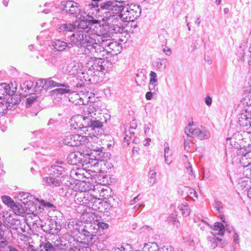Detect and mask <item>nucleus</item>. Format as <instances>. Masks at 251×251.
I'll list each match as a JSON object with an SVG mask.
<instances>
[{
    "label": "nucleus",
    "instance_id": "obj_1",
    "mask_svg": "<svg viewBox=\"0 0 251 251\" xmlns=\"http://www.w3.org/2000/svg\"><path fill=\"white\" fill-rule=\"evenodd\" d=\"M82 115H75L70 120V125L74 129H85L87 131H92L94 136L101 134L103 122L100 121V117L97 116L99 113L98 106L95 103L83 104L81 107Z\"/></svg>",
    "mask_w": 251,
    "mask_h": 251
},
{
    "label": "nucleus",
    "instance_id": "obj_2",
    "mask_svg": "<svg viewBox=\"0 0 251 251\" xmlns=\"http://www.w3.org/2000/svg\"><path fill=\"white\" fill-rule=\"evenodd\" d=\"M96 9L93 11L92 14L101 21H120V12L124 10L121 5H119L113 0H105L100 3V5H95Z\"/></svg>",
    "mask_w": 251,
    "mask_h": 251
},
{
    "label": "nucleus",
    "instance_id": "obj_3",
    "mask_svg": "<svg viewBox=\"0 0 251 251\" xmlns=\"http://www.w3.org/2000/svg\"><path fill=\"white\" fill-rule=\"evenodd\" d=\"M77 200L80 202V205L86 207L80 217L81 222L85 223L87 226L92 225L91 223L95 220L96 215L91 211H102V201L88 194L83 197L78 198Z\"/></svg>",
    "mask_w": 251,
    "mask_h": 251
},
{
    "label": "nucleus",
    "instance_id": "obj_4",
    "mask_svg": "<svg viewBox=\"0 0 251 251\" xmlns=\"http://www.w3.org/2000/svg\"><path fill=\"white\" fill-rule=\"evenodd\" d=\"M78 30L76 31L70 37L71 43L79 48H83L85 54H90L92 52H94L96 40L95 35L89 36L87 34L88 31L87 28L79 27Z\"/></svg>",
    "mask_w": 251,
    "mask_h": 251
},
{
    "label": "nucleus",
    "instance_id": "obj_5",
    "mask_svg": "<svg viewBox=\"0 0 251 251\" xmlns=\"http://www.w3.org/2000/svg\"><path fill=\"white\" fill-rule=\"evenodd\" d=\"M103 22L104 24L101 27L100 34L94 37L97 44H100V40L112 39L114 34H127L125 28L118 25L120 21Z\"/></svg>",
    "mask_w": 251,
    "mask_h": 251
},
{
    "label": "nucleus",
    "instance_id": "obj_6",
    "mask_svg": "<svg viewBox=\"0 0 251 251\" xmlns=\"http://www.w3.org/2000/svg\"><path fill=\"white\" fill-rule=\"evenodd\" d=\"M64 179H58L55 177L45 176L43 177L42 180V183L44 186H50L51 187H59L61 185L64 186L60 189V194L64 197H69L73 195L74 192L72 187L73 184L69 181L66 182H63Z\"/></svg>",
    "mask_w": 251,
    "mask_h": 251
},
{
    "label": "nucleus",
    "instance_id": "obj_7",
    "mask_svg": "<svg viewBox=\"0 0 251 251\" xmlns=\"http://www.w3.org/2000/svg\"><path fill=\"white\" fill-rule=\"evenodd\" d=\"M119 47L117 42L112 41L111 39L100 40V44H95L94 55L107 58L110 55L116 54L115 49Z\"/></svg>",
    "mask_w": 251,
    "mask_h": 251
},
{
    "label": "nucleus",
    "instance_id": "obj_8",
    "mask_svg": "<svg viewBox=\"0 0 251 251\" xmlns=\"http://www.w3.org/2000/svg\"><path fill=\"white\" fill-rule=\"evenodd\" d=\"M94 52L90 53V54H86L88 56H90L91 60H90L88 63L87 67L89 68L88 72L91 75L92 74V72L95 73L96 72H102L105 70V66L108 63L107 61H105L101 57L102 56H98L96 55H94Z\"/></svg>",
    "mask_w": 251,
    "mask_h": 251
},
{
    "label": "nucleus",
    "instance_id": "obj_9",
    "mask_svg": "<svg viewBox=\"0 0 251 251\" xmlns=\"http://www.w3.org/2000/svg\"><path fill=\"white\" fill-rule=\"evenodd\" d=\"M141 13L140 6L131 4L126 8L125 13L123 10L120 12V22H134L139 17Z\"/></svg>",
    "mask_w": 251,
    "mask_h": 251
},
{
    "label": "nucleus",
    "instance_id": "obj_10",
    "mask_svg": "<svg viewBox=\"0 0 251 251\" xmlns=\"http://www.w3.org/2000/svg\"><path fill=\"white\" fill-rule=\"evenodd\" d=\"M90 139H92L91 136L87 137L77 134H70L67 135L63 140L64 144L69 146H77L80 145H88Z\"/></svg>",
    "mask_w": 251,
    "mask_h": 251
},
{
    "label": "nucleus",
    "instance_id": "obj_11",
    "mask_svg": "<svg viewBox=\"0 0 251 251\" xmlns=\"http://www.w3.org/2000/svg\"><path fill=\"white\" fill-rule=\"evenodd\" d=\"M59 8L64 14L73 16H76L81 11L79 3L72 0L62 1Z\"/></svg>",
    "mask_w": 251,
    "mask_h": 251
},
{
    "label": "nucleus",
    "instance_id": "obj_12",
    "mask_svg": "<svg viewBox=\"0 0 251 251\" xmlns=\"http://www.w3.org/2000/svg\"><path fill=\"white\" fill-rule=\"evenodd\" d=\"M185 133L188 136L198 137L201 140L207 139L210 137V133L205 127H194L190 123L186 126Z\"/></svg>",
    "mask_w": 251,
    "mask_h": 251
},
{
    "label": "nucleus",
    "instance_id": "obj_13",
    "mask_svg": "<svg viewBox=\"0 0 251 251\" xmlns=\"http://www.w3.org/2000/svg\"><path fill=\"white\" fill-rule=\"evenodd\" d=\"M95 227L96 226L93 225H85L79 227L78 228L76 227V229L78 230L79 233L84 236L88 244H93L98 239L96 235L97 232L96 231Z\"/></svg>",
    "mask_w": 251,
    "mask_h": 251
},
{
    "label": "nucleus",
    "instance_id": "obj_14",
    "mask_svg": "<svg viewBox=\"0 0 251 251\" xmlns=\"http://www.w3.org/2000/svg\"><path fill=\"white\" fill-rule=\"evenodd\" d=\"M68 165L63 161L57 160L55 164L49 169L50 174L53 176L57 177L61 176V178H68L69 176H65L67 174Z\"/></svg>",
    "mask_w": 251,
    "mask_h": 251
},
{
    "label": "nucleus",
    "instance_id": "obj_15",
    "mask_svg": "<svg viewBox=\"0 0 251 251\" xmlns=\"http://www.w3.org/2000/svg\"><path fill=\"white\" fill-rule=\"evenodd\" d=\"M238 122L245 129L251 130V109L250 107L238 116Z\"/></svg>",
    "mask_w": 251,
    "mask_h": 251
},
{
    "label": "nucleus",
    "instance_id": "obj_16",
    "mask_svg": "<svg viewBox=\"0 0 251 251\" xmlns=\"http://www.w3.org/2000/svg\"><path fill=\"white\" fill-rule=\"evenodd\" d=\"M0 251H20L19 248L10 243L0 233Z\"/></svg>",
    "mask_w": 251,
    "mask_h": 251
},
{
    "label": "nucleus",
    "instance_id": "obj_17",
    "mask_svg": "<svg viewBox=\"0 0 251 251\" xmlns=\"http://www.w3.org/2000/svg\"><path fill=\"white\" fill-rule=\"evenodd\" d=\"M42 229L45 232L52 235L57 234L60 231V228L57 227V223L52 220H49L48 223H46L42 226Z\"/></svg>",
    "mask_w": 251,
    "mask_h": 251
},
{
    "label": "nucleus",
    "instance_id": "obj_18",
    "mask_svg": "<svg viewBox=\"0 0 251 251\" xmlns=\"http://www.w3.org/2000/svg\"><path fill=\"white\" fill-rule=\"evenodd\" d=\"M82 154L79 152H72L70 153L67 157V161L68 164L72 165H77L81 163L82 159Z\"/></svg>",
    "mask_w": 251,
    "mask_h": 251
},
{
    "label": "nucleus",
    "instance_id": "obj_19",
    "mask_svg": "<svg viewBox=\"0 0 251 251\" xmlns=\"http://www.w3.org/2000/svg\"><path fill=\"white\" fill-rule=\"evenodd\" d=\"M34 92L38 94H41L42 93H46L48 90L46 79H38L34 84Z\"/></svg>",
    "mask_w": 251,
    "mask_h": 251
},
{
    "label": "nucleus",
    "instance_id": "obj_20",
    "mask_svg": "<svg viewBox=\"0 0 251 251\" xmlns=\"http://www.w3.org/2000/svg\"><path fill=\"white\" fill-rule=\"evenodd\" d=\"M15 93V90L11 89L10 84L4 83L0 84V99H5L7 96H13Z\"/></svg>",
    "mask_w": 251,
    "mask_h": 251
},
{
    "label": "nucleus",
    "instance_id": "obj_21",
    "mask_svg": "<svg viewBox=\"0 0 251 251\" xmlns=\"http://www.w3.org/2000/svg\"><path fill=\"white\" fill-rule=\"evenodd\" d=\"M209 226H210L211 228L214 230H217L219 231L218 235L223 236L224 235L225 230L228 231L229 233L231 232V230L229 227H228V225L226 224L224 226L223 224L219 222H216L214 224L213 226H210L207 223H206Z\"/></svg>",
    "mask_w": 251,
    "mask_h": 251
},
{
    "label": "nucleus",
    "instance_id": "obj_22",
    "mask_svg": "<svg viewBox=\"0 0 251 251\" xmlns=\"http://www.w3.org/2000/svg\"><path fill=\"white\" fill-rule=\"evenodd\" d=\"M5 222L7 226L12 229L18 230L19 228H20L21 230L23 232L25 231V230L20 226L21 224V221L19 220L16 219L10 216L6 218Z\"/></svg>",
    "mask_w": 251,
    "mask_h": 251
},
{
    "label": "nucleus",
    "instance_id": "obj_23",
    "mask_svg": "<svg viewBox=\"0 0 251 251\" xmlns=\"http://www.w3.org/2000/svg\"><path fill=\"white\" fill-rule=\"evenodd\" d=\"M52 46L54 49L59 51H63L67 48L70 49L73 47L72 43H67L60 39L56 40L53 42L52 44Z\"/></svg>",
    "mask_w": 251,
    "mask_h": 251
},
{
    "label": "nucleus",
    "instance_id": "obj_24",
    "mask_svg": "<svg viewBox=\"0 0 251 251\" xmlns=\"http://www.w3.org/2000/svg\"><path fill=\"white\" fill-rule=\"evenodd\" d=\"M60 87H62L56 88L51 91V94L52 96L57 94L63 95L72 92L70 86L67 83H62L60 85Z\"/></svg>",
    "mask_w": 251,
    "mask_h": 251
},
{
    "label": "nucleus",
    "instance_id": "obj_25",
    "mask_svg": "<svg viewBox=\"0 0 251 251\" xmlns=\"http://www.w3.org/2000/svg\"><path fill=\"white\" fill-rule=\"evenodd\" d=\"M64 237L70 244V251H81L80 247H77L79 244L78 241L75 239L74 236L70 234H65Z\"/></svg>",
    "mask_w": 251,
    "mask_h": 251
},
{
    "label": "nucleus",
    "instance_id": "obj_26",
    "mask_svg": "<svg viewBox=\"0 0 251 251\" xmlns=\"http://www.w3.org/2000/svg\"><path fill=\"white\" fill-rule=\"evenodd\" d=\"M75 26L71 23H60L57 25L56 29L58 32L66 34L68 31H73L75 30Z\"/></svg>",
    "mask_w": 251,
    "mask_h": 251
},
{
    "label": "nucleus",
    "instance_id": "obj_27",
    "mask_svg": "<svg viewBox=\"0 0 251 251\" xmlns=\"http://www.w3.org/2000/svg\"><path fill=\"white\" fill-rule=\"evenodd\" d=\"M34 83L31 80H26L21 85V89L22 91H24L26 95H30L34 92Z\"/></svg>",
    "mask_w": 251,
    "mask_h": 251
},
{
    "label": "nucleus",
    "instance_id": "obj_28",
    "mask_svg": "<svg viewBox=\"0 0 251 251\" xmlns=\"http://www.w3.org/2000/svg\"><path fill=\"white\" fill-rule=\"evenodd\" d=\"M240 164L243 167L251 165V151L243 153L240 158Z\"/></svg>",
    "mask_w": 251,
    "mask_h": 251
},
{
    "label": "nucleus",
    "instance_id": "obj_29",
    "mask_svg": "<svg viewBox=\"0 0 251 251\" xmlns=\"http://www.w3.org/2000/svg\"><path fill=\"white\" fill-rule=\"evenodd\" d=\"M69 94V100L70 102H72L75 105H80L83 104V99L80 97V96L78 93H76L72 90V92Z\"/></svg>",
    "mask_w": 251,
    "mask_h": 251
},
{
    "label": "nucleus",
    "instance_id": "obj_30",
    "mask_svg": "<svg viewBox=\"0 0 251 251\" xmlns=\"http://www.w3.org/2000/svg\"><path fill=\"white\" fill-rule=\"evenodd\" d=\"M18 198L25 205L27 204L28 202L32 201L34 199L30 193L24 192H20L18 196Z\"/></svg>",
    "mask_w": 251,
    "mask_h": 251
},
{
    "label": "nucleus",
    "instance_id": "obj_31",
    "mask_svg": "<svg viewBox=\"0 0 251 251\" xmlns=\"http://www.w3.org/2000/svg\"><path fill=\"white\" fill-rule=\"evenodd\" d=\"M99 161L98 159H92L88 157V158H86L84 160L82 159V165L83 166H86V167L90 168L92 170V168L98 167L99 165Z\"/></svg>",
    "mask_w": 251,
    "mask_h": 251
},
{
    "label": "nucleus",
    "instance_id": "obj_32",
    "mask_svg": "<svg viewBox=\"0 0 251 251\" xmlns=\"http://www.w3.org/2000/svg\"><path fill=\"white\" fill-rule=\"evenodd\" d=\"M40 205L38 207V209H36L35 211V214H38L40 212H42L44 208L50 209L54 207L52 204L43 200L40 201Z\"/></svg>",
    "mask_w": 251,
    "mask_h": 251
},
{
    "label": "nucleus",
    "instance_id": "obj_33",
    "mask_svg": "<svg viewBox=\"0 0 251 251\" xmlns=\"http://www.w3.org/2000/svg\"><path fill=\"white\" fill-rule=\"evenodd\" d=\"M11 209L16 215L24 216L25 214V208L20 204H16L15 203L12 206Z\"/></svg>",
    "mask_w": 251,
    "mask_h": 251
},
{
    "label": "nucleus",
    "instance_id": "obj_34",
    "mask_svg": "<svg viewBox=\"0 0 251 251\" xmlns=\"http://www.w3.org/2000/svg\"><path fill=\"white\" fill-rule=\"evenodd\" d=\"M40 247H43L45 251H56V246L46 239L41 243Z\"/></svg>",
    "mask_w": 251,
    "mask_h": 251
},
{
    "label": "nucleus",
    "instance_id": "obj_35",
    "mask_svg": "<svg viewBox=\"0 0 251 251\" xmlns=\"http://www.w3.org/2000/svg\"><path fill=\"white\" fill-rule=\"evenodd\" d=\"M35 211H33L32 213L34 215V221L31 222H28V225L29 226H32L33 228H38L41 227L42 228V226L44 225L42 224V222L41 221L38 216H36L34 213Z\"/></svg>",
    "mask_w": 251,
    "mask_h": 251
},
{
    "label": "nucleus",
    "instance_id": "obj_36",
    "mask_svg": "<svg viewBox=\"0 0 251 251\" xmlns=\"http://www.w3.org/2000/svg\"><path fill=\"white\" fill-rule=\"evenodd\" d=\"M56 79V77L53 76L52 77H49L46 79L47 86H48V89L51 87H58L62 83L61 82L58 81H55L54 79Z\"/></svg>",
    "mask_w": 251,
    "mask_h": 251
},
{
    "label": "nucleus",
    "instance_id": "obj_37",
    "mask_svg": "<svg viewBox=\"0 0 251 251\" xmlns=\"http://www.w3.org/2000/svg\"><path fill=\"white\" fill-rule=\"evenodd\" d=\"M167 60L166 59L158 58L155 62V66L159 70H163L167 66Z\"/></svg>",
    "mask_w": 251,
    "mask_h": 251
},
{
    "label": "nucleus",
    "instance_id": "obj_38",
    "mask_svg": "<svg viewBox=\"0 0 251 251\" xmlns=\"http://www.w3.org/2000/svg\"><path fill=\"white\" fill-rule=\"evenodd\" d=\"M148 182L153 186L157 182L156 172L154 170H150L148 174Z\"/></svg>",
    "mask_w": 251,
    "mask_h": 251
},
{
    "label": "nucleus",
    "instance_id": "obj_39",
    "mask_svg": "<svg viewBox=\"0 0 251 251\" xmlns=\"http://www.w3.org/2000/svg\"><path fill=\"white\" fill-rule=\"evenodd\" d=\"M144 250L146 251H158V246L157 243L155 242H151L145 244L144 247Z\"/></svg>",
    "mask_w": 251,
    "mask_h": 251
},
{
    "label": "nucleus",
    "instance_id": "obj_40",
    "mask_svg": "<svg viewBox=\"0 0 251 251\" xmlns=\"http://www.w3.org/2000/svg\"><path fill=\"white\" fill-rule=\"evenodd\" d=\"M213 236V237H209L208 238V240L209 242V244L213 248H215L216 247L218 246L217 242H221L222 239L219 238L215 236V235H214L212 233Z\"/></svg>",
    "mask_w": 251,
    "mask_h": 251
},
{
    "label": "nucleus",
    "instance_id": "obj_41",
    "mask_svg": "<svg viewBox=\"0 0 251 251\" xmlns=\"http://www.w3.org/2000/svg\"><path fill=\"white\" fill-rule=\"evenodd\" d=\"M214 207L217 213L219 214H223L224 213V205L221 201H216L214 204Z\"/></svg>",
    "mask_w": 251,
    "mask_h": 251
},
{
    "label": "nucleus",
    "instance_id": "obj_42",
    "mask_svg": "<svg viewBox=\"0 0 251 251\" xmlns=\"http://www.w3.org/2000/svg\"><path fill=\"white\" fill-rule=\"evenodd\" d=\"M178 208L179 210L181 211L182 215L185 216H188L190 213V209L188 208L187 203L179 205Z\"/></svg>",
    "mask_w": 251,
    "mask_h": 251
},
{
    "label": "nucleus",
    "instance_id": "obj_43",
    "mask_svg": "<svg viewBox=\"0 0 251 251\" xmlns=\"http://www.w3.org/2000/svg\"><path fill=\"white\" fill-rule=\"evenodd\" d=\"M20 101V98L14 95L13 96H10L9 98L7 99V103H10V104H12L13 105H17Z\"/></svg>",
    "mask_w": 251,
    "mask_h": 251
},
{
    "label": "nucleus",
    "instance_id": "obj_44",
    "mask_svg": "<svg viewBox=\"0 0 251 251\" xmlns=\"http://www.w3.org/2000/svg\"><path fill=\"white\" fill-rule=\"evenodd\" d=\"M93 225L96 226L95 229L96 231L98 232V230H104L107 229L109 227V225L104 222H98L97 224H94Z\"/></svg>",
    "mask_w": 251,
    "mask_h": 251
},
{
    "label": "nucleus",
    "instance_id": "obj_45",
    "mask_svg": "<svg viewBox=\"0 0 251 251\" xmlns=\"http://www.w3.org/2000/svg\"><path fill=\"white\" fill-rule=\"evenodd\" d=\"M1 199L3 202L10 208L15 203V202L9 196H3L1 197Z\"/></svg>",
    "mask_w": 251,
    "mask_h": 251
},
{
    "label": "nucleus",
    "instance_id": "obj_46",
    "mask_svg": "<svg viewBox=\"0 0 251 251\" xmlns=\"http://www.w3.org/2000/svg\"><path fill=\"white\" fill-rule=\"evenodd\" d=\"M71 176L74 179L77 180H80L83 178V174L76 172L75 170H73L71 172Z\"/></svg>",
    "mask_w": 251,
    "mask_h": 251
},
{
    "label": "nucleus",
    "instance_id": "obj_47",
    "mask_svg": "<svg viewBox=\"0 0 251 251\" xmlns=\"http://www.w3.org/2000/svg\"><path fill=\"white\" fill-rule=\"evenodd\" d=\"M243 102L244 104L249 106L251 109V93H249L243 100Z\"/></svg>",
    "mask_w": 251,
    "mask_h": 251
},
{
    "label": "nucleus",
    "instance_id": "obj_48",
    "mask_svg": "<svg viewBox=\"0 0 251 251\" xmlns=\"http://www.w3.org/2000/svg\"><path fill=\"white\" fill-rule=\"evenodd\" d=\"M241 186L242 187V189H244L245 190H247L248 191L249 188H250V187H251V180L249 178H247L246 180H245L243 181V182L241 184Z\"/></svg>",
    "mask_w": 251,
    "mask_h": 251
},
{
    "label": "nucleus",
    "instance_id": "obj_49",
    "mask_svg": "<svg viewBox=\"0 0 251 251\" xmlns=\"http://www.w3.org/2000/svg\"><path fill=\"white\" fill-rule=\"evenodd\" d=\"M7 112V107L6 104L2 102H0V118L4 115Z\"/></svg>",
    "mask_w": 251,
    "mask_h": 251
},
{
    "label": "nucleus",
    "instance_id": "obj_50",
    "mask_svg": "<svg viewBox=\"0 0 251 251\" xmlns=\"http://www.w3.org/2000/svg\"><path fill=\"white\" fill-rule=\"evenodd\" d=\"M92 3L89 5V8L91 10L94 11L96 9L95 5H100V3L101 2L104 1L103 0H91Z\"/></svg>",
    "mask_w": 251,
    "mask_h": 251
},
{
    "label": "nucleus",
    "instance_id": "obj_51",
    "mask_svg": "<svg viewBox=\"0 0 251 251\" xmlns=\"http://www.w3.org/2000/svg\"><path fill=\"white\" fill-rule=\"evenodd\" d=\"M157 83H149V88L150 91L152 92V93L156 94V93L158 92V88H157Z\"/></svg>",
    "mask_w": 251,
    "mask_h": 251
},
{
    "label": "nucleus",
    "instance_id": "obj_52",
    "mask_svg": "<svg viewBox=\"0 0 251 251\" xmlns=\"http://www.w3.org/2000/svg\"><path fill=\"white\" fill-rule=\"evenodd\" d=\"M150 82L157 83V75L155 72L153 71L150 72Z\"/></svg>",
    "mask_w": 251,
    "mask_h": 251
},
{
    "label": "nucleus",
    "instance_id": "obj_53",
    "mask_svg": "<svg viewBox=\"0 0 251 251\" xmlns=\"http://www.w3.org/2000/svg\"><path fill=\"white\" fill-rule=\"evenodd\" d=\"M86 23H87L88 25H90L98 24L99 23V20L95 19L92 17H90L89 18L87 19L86 21Z\"/></svg>",
    "mask_w": 251,
    "mask_h": 251
},
{
    "label": "nucleus",
    "instance_id": "obj_54",
    "mask_svg": "<svg viewBox=\"0 0 251 251\" xmlns=\"http://www.w3.org/2000/svg\"><path fill=\"white\" fill-rule=\"evenodd\" d=\"M185 167L187 169V173L191 176H194V173L193 171L192 166L190 165V162H186L185 164Z\"/></svg>",
    "mask_w": 251,
    "mask_h": 251
},
{
    "label": "nucleus",
    "instance_id": "obj_55",
    "mask_svg": "<svg viewBox=\"0 0 251 251\" xmlns=\"http://www.w3.org/2000/svg\"><path fill=\"white\" fill-rule=\"evenodd\" d=\"M37 94H38L37 93L35 94H33V95L29 97L28 98H27V99H26L27 104H31V103H32L33 102V101H35L36 100L37 98L38 97V96H37Z\"/></svg>",
    "mask_w": 251,
    "mask_h": 251
},
{
    "label": "nucleus",
    "instance_id": "obj_56",
    "mask_svg": "<svg viewBox=\"0 0 251 251\" xmlns=\"http://www.w3.org/2000/svg\"><path fill=\"white\" fill-rule=\"evenodd\" d=\"M131 136H129L128 134L127 130L125 129V137H124V143H126L127 146L129 145L130 144V140H131Z\"/></svg>",
    "mask_w": 251,
    "mask_h": 251
},
{
    "label": "nucleus",
    "instance_id": "obj_57",
    "mask_svg": "<svg viewBox=\"0 0 251 251\" xmlns=\"http://www.w3.org/2000/svg\"><path fill=\"white\" fill-rule=\"evenodd\" d=\"M27 250L28 251H44L43 249L40 248L35 249L34 246L30 244L28 246Z\"/></svg>",
    "mask_w": 251,
    "mask_h": 251
},
{
    "label": "nucleus",
    "instance_id": "obj_58",
    "mask_svg": "<svg viewBox=\"0 0 251 251\" xmlns=\"http://www.w3.org/2000/svg\"><path fill=\"white\" fill-rule=\"evenodd\" d=\"M190 144H191L192 145H194V144L193 143H190L188 141H185L184 142V147L185 150L189 152H191L192 151V150H190Z\"/></svg>",
    "mask_w": 251,
    "mask_h": 251
},
{
    "label": "nucleus",
    "instance_id": "obj_59",
    "mask_svg": "<svg viewBox=\"0 0 251 251\" xmlns=\"http://www.w3.org/2000/svg\"><path fill=\"white\" fill-rule=\"evenodd\" d=\"M233 139H231V145L233 146V147L235 148V149H242V147H241V146L240 145V143H238V141L236 142L235 141H234V144L232 143L233 142Z\"/></svg>",
    "mask_w": 251,
    "mask_h": 251
},
{
    "label": "nucleus",
    "instance_id": "obj_60",
    "mask_svg": "<svg viewBox=\"0 0 251 251\" xmlns=\"http://www.w3.org/2000/svg\"><path fill=\"white\" fill-rule=\"evenodd\" d=\"M141 229L143 231H145L146 230H147L148 233H151L152 231V229L151 228V227L149 226H147V225H146V226H143L141 228Z\"/></svg>",
    "mask_w": 251,
    "mask_h": 251
},
{
    "label": "nucleus",
    "instance_id": "obj_61",
    "mask_svg": "<svg viewBox=\"0 0 251 251\" xmlns=\"http://www.w3.org/2000/svg\"><path fill=\"white\" fill-rule=\"evenodd\" d=\"M233 238L234 242L235 244H238L239 243V236H238V234L236 232V231L235 230H234V234H233Z\"/></svg>",
    "mask_w": 251,
    "mask_h": 251
},
{
    "label": "nucleus",
    "instance_id": "obj_62",
    "mask_svg": "<svg viewBox=\"0 0 251 251\" xmlns=\"http://www.w3.org/2000/svg\"><path fill=\"white\" fill-rule=\"evenodd\" d=\"M204 100H205V102L207 106H209L211 105L212 100V98L210 96H207L205 98Z\"/></svg>",
    "mask_w": 251,
    "mask_h": 251
},
{
    "label": "nucleus",
    "instance_id": "obj_63",
    "mask_svg": "<svg viewBox=\"0 0 251 251\" xmlns=\"http://www.w3.org/2000/svg\"><path fill=\"white\" fill-rule=\"evenodd\" d=\"M140 200V198H139V195H138L137 196L135 197L133 200H132L130 201V204L133 205L136 202L139 201Z\"/></svg>",
    "mask_w": 251,
    "mask_h": 251
},
{
    "label": "nucleus",
    "instance_id": "obj_64",
    "mask_svg": "<svg viewBox=\"0 0 251 251\" xmlns=\"http://www.w3.org/2000/svg\"><path fill=\"white\" fill-rule=\"evenodd\" d=\"M154 94V93H152V92L151 91H150V92H148L146 94V99L147 100H151L152 98V96H153V94Z\"/></svg>",
    "mask_w": 251,
    "mask_h": 251
}]
</instances>
